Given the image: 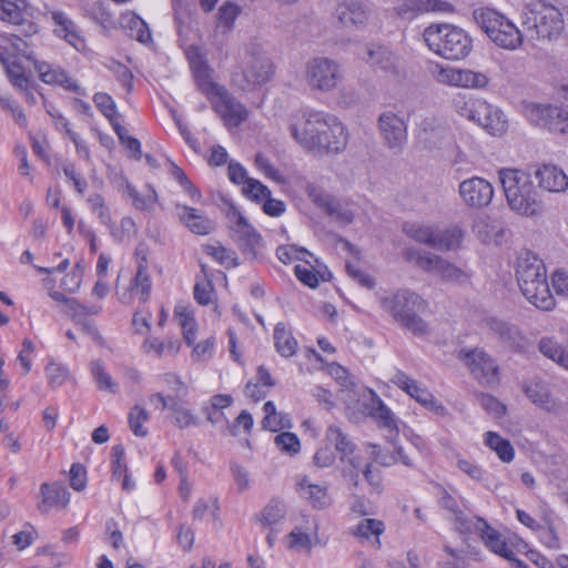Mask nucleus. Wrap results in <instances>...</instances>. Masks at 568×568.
Instances as JSON below:
<instances>
[{
  "instance_id": "nucleus-12",
  "label": "nucleus",
  "mask_w": 568,
  "mask_h": 568,
  "mask_svg": "<svg viewBox=\"0 0 568 568\" xmlns=\"http://www.w3.org/2000/svg\"><path fill=\"white\" fill-rule=\"evenodd\" d=\"M524 114L529 123L535 126L546 129L552 133H567L568 132V111L564 108L529 103L525 106Z\"/></svg>"
},
{
  "instance_id": "nucleus-45",
  "label": "nucleus",
  "mask_w": 568,
  "mask_h": 568,
  "mask_svg": "<svg viewBox=\"0 0 568 568\" xmlns=\"http://www.w3.org/2000/svg\"><path fill=\"white\" fill-rule=\"evenodd\" d=\"M538 348L542 355L568 369V353L564 352L554 338L542 337Z\"/></svg>"
},
{
  "instance_id": "nucleus-41",
  "label": "nucleus",
  "mask_w": 568,
  "mask_h": 568,
  "mask_svg": "<svg viewBox=\"0 0 568 568\" xmlns=\"http://www.w3.org/2000/svg\"><path fill=\"white\" fill-rule=\"evenodd\" d=\"M179 398L172 402L170 410H172V423L175 427L184 429L191 426H199V417L183 404L179 403Z\"/></svg>"
},
{
  "instance_id": "nucleus-50",
  "label": "nucleus",
  "mask_w": 568,
  "mask_h": 568,
  "mask_svg": "<svg viewBox=\"0 0 568 568\" xmlns=\"http://www.w3.org/2000/svg\"><path fill=\"white\" fill-rule=\"evenodd\" d=\"M203 278H197L194 285V298L201 305H209L213 302L214 287L212 280L206 273L205 265H202Z\"/></svg>"
},
{
  "instance_id": "nucleus-39",
  "label": "nucleus",
  "mask_w": 568,
  "mask_h": 568,
  "mask_svg": "<svg viewBox=\"0 0 568 568\" xmlns=\"http://www.w3.org/2000/svg\"><path fill=\"white\" fill-rule=\"evenodd\" d=\"M485 445L496 453L504 463H510L515 457V449L511 443L495 432H487L484 435Z\"/></svg>"
},
{
  "instance_id": "nucleus-22",
  "label": "nucleus",
  "mask_w": 568,
  "mask_h": 568,
  "mask_svg": "<svg viewBox=\"0 0 568 568\" xmlns=\"http://www.w3.org/2000/svg\"><path fill=\"white\" fill-rule=\"evenodd\" d=\"M538 185L552 193L565 192L568 189V176L562 169L554 164H544L535 171Z\"/></svg>"
},
{
  "instance_id": "nucleus-33",
  "label": "nucleus",
  "mask_w": 568,
  "mask_h": 568,
  "mask_svg": "<svg viewBox=\"0 0 568 568\" xmlns=\"http://www.w3.org/2000/svg\"><path fill=\"white\" fill-rule=\"evenodd\" d=\"M390 382L419 404L425 402V397H429V392L427 388L423 387L417 381L409 377L400 369H396L394 372L393 376L390 377Z\"/></svg>"
},
{
  "instance_id": "nucleus-28",
  "label": "nucleus",
  "mask_w": 568,
  "mask_h": 568,
  "mask_svg": "<svg viewBox=\"0 0 568 568\" xmlns=\"http://www.w3.org/2000/svg\"><path fill=\"white\" fill-rule=\"evenodd\" d=\"M100 306H85L80 304L77 300L70 298L67 301L65 313L77 323L83 324L84 329L94 338L100 339L101 336L98 329L90 323H85L88 315H95L100 312Z\"/></svg>"
},
{
  "instance_id": "nucleus-21",
  "label": "nucleus",
  "mask_w": 568,
  "mask_h": 568,
  "mask_svg": "<svg viewBox=\"0 0 568 568\" xmlns=\"http://www.w3.org/2000/svg\"><path fill=\"white\" fill-rule=\"evenodd\" d=\"M405 258L408 262L415 263L416 266L426 273L438 276L439 278H442L452 263L437 254L424 252L413 247L406 248Z\"/></svg>"
},
{
  "instance_id": "nucleus-61",
  "label": "nucleus",
  "mask_w": 568,
  "mask_h": 568,
  "mask_svg": "<svg viewBox=\"0 0 568 568\" xmlns=\"http://www.w3.org/2000/svg\"><path fill=\"white\" fill-rule=\"evenodd\" d=\"M304 189L308 199L321 210H324L333 197L321 185L314 182H307Z\"/></svg>"
},
{
  "instance_id": "nucleus-6",
  "label": "nucleus",
  "mask_w": 568,
  "mask_h": 568,
  "mask_svg": "<svg viewBox=\"0 0 568 568\" xmlns=\"http://www.w3.org/2000/svg\"><path fill=\"white\" fill-rule=\"evenodd\" d=\"M378 301L382 308L404 328L416 335L428 333L427 324L417 315V312L426 307L425 301L417 293L409 290H397L386 292L378 297Z\"/></svg>"
},
{
  "instance_id": "nucleus-55",
  "label": "nucleus",
  "mask_w": 568,
  "mask_h": 568,
  "mask_svg": "<svg viewBox=\"0 0 568 568\" xmlns=\"http://www.w3.org/2000/svg\"><path fill=\"white\" fill-rule=\"evenodd\" d=\"M45 375L48 378V384L52 388H58L62 386L70 377L68 368L53 361H50L45 366Z\"/></svg>"
},
{
  "instance_id": "nucleus-40",
  "label": "nucleus",
  "mask_w": 568,
  "mask_h": 568,
  "mask_svg": "<svg viewBox=\"0 0 568 568\" xmlns=\"http://www.w3.org/2000/svg\"><path fill=\"white\" fill-rule=\"evenodd\" d=\"M286 515V505L284 501L277 498H273L263 508L260 514V521L263 526L273 529L274 526L280 524Z\"/></svg>"
},
{
  "instance_id": "nucleus-7",
  "label": "nucleus",
  "mask_w": 568,
  "mask_h": 568,
  "mask_svg": "<svg viewBox=\"0 0 568 568\" xmlns=\"http://www.w3.org/2000/svg\"><path fill=\"white\" fill-rule=\"evenodd\" d=\"M423 39L432 52L452 61L465 59L473 48L468 33L448 23L428 26L423 32Z\"/></svg>"
},
{
  "instance_id": "nucleus-3",
  "label": "nucleus",
  "mask_w": 568,
  "mask_h": 568,
  "mask_svg": "<svg viewBox=\"0 0 568 568\" xmlns=\"http://www.w3.org/2000/svg\"><path fill=\"white\" fill-rule=\"evenodd\" d=\"M516 278L523 295L541 311L555 307L545 263L531 252H523L516 261Z\"/></svg>"
},
{
  "instance_id": "nucleus-60",
  "label": "nucleus",
  "mask_w": 568,
  "mask_h": 568,
  "mask_svg": "<svg viewBox=\"0 0 568 568\" xmlns=\"http://www.w3.org/2000/svg\"><path fill=\"white\" fill-rule=\"evenodd\" d=\"M243 194L254 202H262L266 196L271 195V191L258 180L250 179L242 189Z\"/></svg>"
},
{
  "instance_id": "nucleus-25",
  "label": "nucleus",
  "mask_w": 568,
  "mask_h": 568,
  "mask_svg": "<svg viewBox=\"0 0 568 568\" xmlns=\"http://www.w3.org/2000/svg\"><path fill=\"white\" fill-rule=\"evenodd\" d=\"M399 16L420 14L426 12H453L454 7L443 0H400L396 7Z\"/></svg>"
},
{
  "instance_id": "nucleus-36",
  "label": "nucleus",
  "mask_w": 568,
  "mask_h": 568,
  "mask_svg": "<svg viewBox=\"0 0 568 568\" xmlns=\"http://www.w3.org/2000/svg\"><path fill=\"white\" fill-rule=\"evenodd\" d=\"M525 393L534 404L548 412L557 408V403L551 397L548 386L542 382H531L526 385Z\"/></svg>"
},
{
  "instance_id": "nucleus-32",
  "label": "nucleus",
  "mask_w": 568,
  "mask_h": 568,
  "mask_svg": "<svg viewBox=\"0 0 568 568\" xmlns=\"http://www.w3.org/2000/svg\"><path fill=\"white\" fill-rule=\"evenodd\" d=\"M439 504L454 516L455 526L460 532L467 534V531L471 530V525L475 524L474 521L476 517H467L464 514L459 498L444 491Z\"/></svg>"
},
{
  "instance_id": "nucleus-49",
  "label": "nucleus",
  "mask_w": 568,
  "mask_h": 568,
  "mask_svg": "<svg viewBox=\"0 0 568 568\" xmlns=\"http://www.w3.org/2000/svg\"><path fill=\"white\" fill-rule=\"evenodd\" d=\"M463 239V231L455 226L440 233H436L434 248L450 251L459 246Z\"/></svg>"
},
{
  "instance_id": "nucleus-16",
  "label": "nucleus",
  "mask_w": 568,
  "mask_h": 568,
  "mask_svg": "<svg viewBox=\"0 0 568 568\" xmlns=\"http://www.w3.org/2000/svg\"><path fill=\"white\" fill-rule=\"evenodd\" d=\"M474 523L471 530L467 531V534H478L489 550L507 560H514L515 554L499 531L489 526V524L480 517H476Z\"/></svg>"
},
{
  "instance_id": "nucleus-54",
  "label": "nucleus",
  "mask_w": 568,
  "mask_h": 568,
  "mask_svg": "<svg viewBox=\"0 0 568 568\" xmlns=\"http://www.w3.org/2000/svg\"><path fill=\"white\" fill-rule=\"evenodd\" d=\"M150 419V415L145 408L140 405H135L129 413V425L132 433L135 436L144 437L148 435V429L143 427V424Z\"/></svg>"
},
{
  "instance_id": "nucleus-19",
  "label": "nucleus",
  "mask_w": 568,
  "mask_h": 568,
  "mask_svg": "<svg viewBox=\"0 0 568 568\" xmlns=\"http://www.w3.org/2000/svg\"><path fill=\"white\" fill-rule=\"evenodd\" d=\"M364 412L373 417L379 426L388 429L390 433L397 432V424L393 413L386 407L379 396L372 389H363Z\"/></svg>"
},
{
  "instance_id": "nucleus-15",
  "label": "nucleus",
  "mask_w": 568,
  "mask_h": 568,
  "mask_svg": "<svg viewBox=\"0 0 568 568\" xmlns=\"http://www.w3.org/2000/svg\"><path fill=\"white\" fill-rule=\"evenodd\" d=\"M458 193L466 206L481 209L491 202L494 187L486 179L473 176L459 183Z\"/></svg>"
},
{
  "instance_id": "nucleus-63",
  "label": "nucleus",
  "mask_w": 568,
  "mask_h": 568,
  "mask_svg": "<svg viewBox=\"0 0 568 568\" xmlns=\"http://www.w3.org/2000/svg\"><path fill=\"white\" fill-rule=\"evenodd\" d=\"M90 210L97 214L100 222L104 225H110L111 213L109 207L105 205L103 197L100 194H92L88 197Z\"/></svg>"
},
{
  "instance_id": "nucleus-27",
  "label": "nucleus",
  "mask_w": 568,
  "mask_h": 568,
  "mask_svg": "<svg viewBox=\"0 0 568 568\" xmlns=\"http://www.w3.org/2000/svg\"><path fill=\"white\" fill-rule=\"evenodd\" d=\"M484 326L499 341L508 346H518L523 342V336L517 326L499 320L497 317H486L483 321Z\"/></svg>"
},
{
  "instance_id": "nucleus-56",
  "label": "nucleus",
  "mask_w": 568,
  "mask_h": 568,
  "mask_svg": "<svg viewBox=\"0 0 568 568\" xmlns=\"http://www.w3.org/2000/svg\"><path fill=\"white\" fill-rule=\"evenodd\" d=\"M170 173L179 182L183 190L190 195L192 201H201L202 194L200 190L192 184L190 179L186 176V174L180 166H178L173 162H170Z\"/></svg>"
},
{
  "instance_id": "nucleus-48",
  "label": "nucleus",
  "mask_w": 568,
  "mask_h": 568,
  "mask_svg": "<svg viewBox=\"0 0 568 568\" xmlns=\"http://www.w3.org/2000/svg\"><path fill=\"white\" fill-rule=\"evenodd\" d=\"M128 192L133 201V205L138 210L151 211L158 202L156 191L151 185H146L143 192H139L134 187L128 186Z\"/></svg>"
},
{
  "instance_id": "nucleus-13",
  "label": "nucleus",
  "mask_w": 568,
  "mask_h": 568,
  "mask_svg": "<svg viewBox=\"0 0 568 568\" xmlns=\"http://www.w3.org/2000/svg\"><path fill=\"white\" fill-rule=\"evenodd\" d=\"M213 110L221 116L224 125L236 128L247 120L248 111L224 87L210 99Z\"/></svg>"
},
{
  "instance_id": "nucleus-8",
  "label": "nucleus",
  "mask_w": 568,
  "mask_h": 568,
  "mask_svg": "<svg viewBox=\"0 0 568 568\" xmlns=\"http://www.w3.org/2000/svg\"><path fill=\"white\" fill-rule=\"evenodd\" d=\"M273 73V63L262 45L252 42L245 47L232 82L243 91H253L268 82Z\"/></svg>"
},
{
  "instance_id": "nucleus-9",
  "label": "nucleus",
  "mask_w": 568,
  "mask_h": 568,
  "mask_svg": "<svg viewBox=\"0 0 568 568\" xmlns=\"http://www.w3.org/2000/svg\"><path fill=\"white\" fill-rule=\"evenodd\" d=\"M477 26L498 47L516 50L523 43L521 31L505 16L490 8H479L473 13Z\"/></svg>"
},
{
  "instance_id": "nucleus-2",
  "label": "nucleus",
  "mask_w": 568,
  "mask_h": 568,
  "mask_svg": "<svg viewBox=\"0 0 568 568\" xmlns=\"http://www.w3.org/2000/svg\"><path fill=\"white\" fill-rule=\"evenodd\" d=\"M7 44L1 47V62L6 68L10 82L17 89H27L28 78L24 74L22 64L17 60V55H22L31 61L41 81L47 84L61 85L65 90L82 94V89L77 84L68 73L60 67H54L45 61L36 58L33 51L29 50L27 41L12 34L6 39Z\"/></svg>"
},
{
  "instance_id": "nucleus-30",
  "label": "nucleus",
  "mask_w": 568,
  "mask_h": 568,
  "mask_svg": "<svg viewBox=\"0 0 568 568\" xmlns=\"http://www.w3.org/2000/svg\"><path fill=\"white\" fill-rule=\"evenodd\" d=\"M367 463H363L362 456L356 452L338 457V469L344 480L357 488L359 486V475L364 471Z\"/></svg>"
},
{
  "instance_id": "nucleus-53",
  "label": "nucleus",
  "mask_w": 568,
  "mask_h": 568,
  "mask_svg": "<svg viewBox=\"0 0 568 568\" xmlns=\"http://www.w3.org/2000/svg\"><path fill=\"white\" fill-rule=\"evenodd\" d=\"M327 215L333 217L336 222L342 224H349L355 217V213L347 205L341 203L335 197H332L328 204L324 207Z\"/></svg>"
},
{
  "instance_id": "nucleus-5",
  "label": "nucleus",
  "mask_w": 568,
  "mask_h": 568,
  "mask_svg": "<svg viewBox=\"0 0 568 568\" xmlns=\"http://www.w3.org/2000/svg\"><path fill=\"white\" fill-rule=\"evenodd\" d=\"M499 179L509 207L519 215L536 216L542 212V201L530 179L520 170L504 169Z\"/></svg>"
},
{
  "instance_id": "nucleus-58",
  "label": "nucleus",
  "mask_w": 568,
  "mask_h": 568,
  "mask_svg": "<svg viewBox=\"0 0 568 568\" xmlns=\"http://www.w3.org/2000/svg\"><path fill=\"white\" fill-rule=\"evenodd\" d=\"M204 252L214 257L219 263L225 265L226 267H234L239 265L237 258L234 256V253L229 251L222 245H205Z\"/></svg>"
},
{
  "instance_id": "nucleus-18",
  "label": "nucleus",
  "mask_w": 568,
  "mask_h": 568,
  "mask_svg": "<svg viewBox=\"0 0 568 568\" xmlns=\"http://www.w3.org/2000/svg\"><path fill=\"white\" fill-rule=\"evenodd\" d=\"M40 501L37 508L40 513L47 514L50 509H65L70 501V493L65 486L60 483H43L40 486Z\"/></svg>"
},
{
  "instance_id": "nucleus-47",
  "label": "nucleus",
  "mask_w": 568,
  "mask_h": 568,
  "mask_svg": "<svg viewBox=\"0 0 568 568\" xmlns=\"http://www.w3.org/2000/svg\"><path fill=\"white\" fill-rule=\"evenodd\" d=\"M403 230L414 241L434 247L436 232L432 226L419 223H406Z\"/></svg>"
},
{
  "instance_id": "nucleus-46",
  "label": "nucleus",
  "mask_w": 568,
  "mask_h": 568,
  "mask_svg": "<svg viewBox=\"0 0 568 568\" xmlns=\"http://www.w3.org/2000/svg\"><path fill=\"white\" fill-rule=\"evenodd\" d=\"M196 84L200 91L205 94L209 99L217 93L219 89H222L223 85H220L212 81L211 79V69L206 64V62L195 69L192 70Z\"/></svg>"
},
{
  "instance_id": "nucleus-29",
  "label": "nucleus",
  "mask_w": 568,
  "mask_h": 568,
  "mask_svg": "<svg viewBox=\"0 0 568 568\" xmlns=\"http://www.w3.org/2000/svg\"><path fill=\"white\" fill-rule=\"evenodd\" d=\"M120 26L136 41L148 44L152 40L151 31L146 22L132 11L120 16Z\"/></svg>"
},
{
  "instance_id": "nucleus-62",
  "label": "nucleus",
  "mask_w": 568,
  "mask_h": 568,
  "mask_svg": "<svg viewBox=\"0 0 568 568\" xmlns=\"http://www.w3.org/2000/svg\"><path fill=\"white\" fill-rule=\"evenodd\" d=\"M93 102L110 122L118 119L116 105L109 94L103 92L95 93L93 97Z\"/></svg>"
},
{
  "instance_id": "nucleus-31",
  "label": "nucleus",
  "mask_w": 568,
  "mask_h": 568,
  "mask_svg": "<svg viewBox=\"0 0 568 568\" xmlns=\"http://www.w3.org/2000/svg\"><path fill=\"white\" fill-rule=\"evenodd\" d=\"M297 485L301 496L307 499L313 507L323 509L331 505L327 486L313 484L307 477L301 478Z\"/></svg>"
},
{
  "instance_id": "nucleus-38",
  "label": "nucleus",
  "mask_w": 568,
  "mask_h": 568,
  "mask_svg": "<svg viewBox=\"0 0 568 568\" xmlns=\"http://www.w3.org/2000/svg\"><path fill=\"white\" fill-rule=\"evenodd\" d=\"M274 345L278 354L284 357L293 356L298 347L297 341L284 323H278L274 328Z\"/></svg>"
},
{
  "instance_id": "nucleus-59",
  "label": "nucleus",
  "mask_w": 568,
  "mask_h": 568,
  "mask_svg": "<svg viewBox=\"0 0 568 568\" xmlns=\"http://www.w3.org/2000/svg\"><path fill=\"white\" fill-rule=\"evenodd\" d=\"M274 444L276 447L286 454L294 455L301 449L298 437L290 432H284L275 436Z\"/></svg>"
},
{
  "instance_id": "nucleus-24",
  "label": "nucleus",
  "mask_w": 568,
  "mask_h": 568,
  "mask_svg": "<svg viewBox=\"0 0 568 568\" xmlns=\"http://www.w3.org/2000/svg\"><path fill=\"white\" fill-rule=\"evenodd\" d=\"M369 16L368 7L357 1L345 2L336 8V17L344 27H364Z\"/></svg>"
},
{
  "instance_id": "nucleus-52",
  "label": "nucleus",
  "mask_w": 568,
  "mask_h": 568,
  "mask_svg": "<svg viewBox=\"0 0 568 568\" xmlns=\"http://www.w3.org/2000/svg\"><path fill=\"white\" fill-rule=\"evenodd\" d=\"M384 524L376 519H363L353 529V534L357 538L368 539L371 536H375V544L379 545V535L384 532Z\"/></svg>"
},
{
  "instance_id": "nucleus-42",
  "label": "nucleus",
  "mask_w": 568,
  "mask_h": 568,
  "mask_svg": "<svg viewBox=\"0 0 568 568\" xmlns=\"http://www.w3.org/2000/svg\"><path fill=\"white\" fill-rule=\"evenodd\" d=\"M180 342L178 339L160 341L159 338H146L143 343V351L148 354L154 353L158 357L163 355L175 356L180 351Z\"/></svg>"
},
{
  "instance_id": "nucleus-57",
  "label": "nucleus",
  "mask_w": 568,
  "mask_h": 568,
  "mask_svg": "<svg viewBox=\"0 0 568 568\" xmlns=\"http://www.w3.org/2000/svg\"><path fill=\"white\" fill-rule=\"evenodd\" d=\"M459 69L449 67V65H440L436 63L430 69V74L435 81H437L440 84L456 87L457 84V77H458Z\"/></svg>"
},
{
  "instance_id": "nucleus-64",
  "label": "nucleus",
  "mask_w": 568,
  "mask_h": 568,
  "mask_svg": "<svg viewBox=\"0 0 568 568\" xmlns=\"http://www.w3.org/2000/svg\"><path fill=\"white\" fill-rule=\"evenodd\" d=\"M158 379L165 384L171 390L174 392L176 398L185 396L189 393L186 384L181 377L174 373H164L158 376Z\"/></svg>"
},
{
  "instance_id": "nucleus-11",
  "label": "nucleus",
  "mask_w": 568,
  "mask_h": 568,
  "mask_svg": "<svg viewBox=\"0 0 568 568\" xmlns=\"http://www.w3.org/2000/svg\"><path fill=\"white\" fill-rule=\"evenodd\" d=\"M232 237L248 260H256L264 247L261 234L248 223L247 219L235 207L227 212Z\"/></svg>"
},
{
  "instance_id": "nucleus-4",
  "label": "nucleus",
  "mask_w": 568,
  "mask_h": 568,
  "mask_svg": "<svg viewBox=\"0 0 568 568\" xmlns=\"http://www.w3.org/2000/svg\"><path fill=\"white\" fill-rule=\"evenodd\" d=\"M565 14H568V6L560 0H555V3L534 0L524 7L521 24L531 38L551 40L562 32Z\"/></svg>"
},
{
  "instance_id": "nucleus-14",
  "label": "nucleus",
  "mask_w": 568,
  "mask_h": 568,
  "mask_svg": "<svg viewBox=\"0 0 568 568\" xmlns=\"http://www.w3.org/2000/svg\"><path fill=\"white\" fill-rule=\"evenodd\" d=\"M458 357L478 381L487 384H494L498 381V365L485 351L479 348L462 349Z\"/></svg>"
},
{
  "instance_id": "nucleus-44",
  "label": "nucleus",
  "mask_w": 568,
  "mask_h": 568,
  "mask_svg": "<svg viewBox=\"0 0 568 568\" xmlns=\"http://www.w3.org/2000/svg\"><path fill=\"white\" fill-rule=\"evenodd\" d=\"M90 372L95 381L98 388L110 394H115L119 390L118 384L113 381L110 374L105 371L101 361H93L90 364Z\"/></svg>"
},
{
  "instance_id": "nucleus-17",
  "label": "nucleus",
  "mask_w": 568,
  "mask_h": 568,
  "mask_svg": "<svg viewBox=\"0 0 568 568\" xmlns=\"http://www.w3.org/2000/svg\"><path fill=\"white\" fill-rule=\"evenodd\" d=\"M378 129L389 149H402L407 138L406 125L393 112H384L378 118Z\"/></svg>"
},
{
  "instance_id": "nucleus-34",
  "label": "nucleus",
  "mask_w": 568,
  "mask_h": 568,
  "mask_svg": "<svg viewBox=\"0 0 568 568\" xmlns=\"http://www.w3.org/2000/svg\"><path fill=\"white\" fill-rule=\"evenodd\" d=\"M484 102V99H477L471 95L458 93L453 99V109L462 118L475 123L477 115L480 114Z\"/></svg>"
},
{
  "instance_id": "nucleus-1",
  "label": "nucleus",
  "mask_w": 568,
  "mask_h": 568,
  "mask_svg": "<svg viewBox=\"0 0 568 568\" xmlns=\"http://www.w3.org/2000/svg\"><path fill=\"white\" fill-rule=\"evenodd\" d=\"M290 132L301 146L318 154H338L347 145V131L343 122L323 111L304 113L290 124Z\"/></svg>"
},
{
  "instance_id": "nucleus-51",
  "label": "nucleus",
  "mask_w": 568,
  "mask_h": 568,
  "mask_svg": "<svg viewBox=\"0 0 568 568\" xmlns=\"http://www.w3.org/2000/svg\"><path fill=\"white\" fill-rule=\"evenodd\" d=\"M151 276L149 273V268L142 270L138 268L134 275V278L131 282L130 290L131 292L139 295L141 302L145 303L151 294Z\"/></svg>"
},
{
  "instance_id": "nucleus-23",
  "label": "nucleus",
  "mask_w": 568,
  "mask_h": 568,
  "mask_svg": "<svg viewBox=\"0 0 568 568\" xmlns=\"http://www.w3.org/2000/svg\"><path fill=\"white\" fill-rule=\"evenodd\" d=\"M175 213L179 220L194 234L207 235L214 229L213 222L194 207L178 203Z\"/></svg>"
},
{
  "instance_id": "nucleus-20",
  "label": "nucleus",
  "mask_w": 568,
  "mask_h": 568,
  "mask_svg": "<svg viewBox=\"0 0 568 568\" xmlns=\"http://www.w3.org/2000/svg\"><path fill=\"white\" fill-rule=\"evenodd\" d=\"M475 123L493 136H503L508 130L506 114L486 100Z\"/></svg>"
},
{
  "instance_id": "nucleus-37",
  "label": "nucleus",
  "mask_w": 568,
  "mask_h": 568,
  "mask_svg": "<svg viewBox=\"0 0 568 568\" xmlns=\"http://www.w3.org/2000/svg\"><path fill=\"white\" fill-rule=\"evenodd\" d=\"M325 438L327 443L334 446L338 457L347 456L356 452L357 447L345 432L336 425H331Z\"/></svg>"
},
{
  "instance_id": "nucleus-35",
  "label": "nucleus",
  "mask_w": 568,
  "mask_h": 568,
  "mask_svg": "<svg viewBox=\"0 0 568 568\" xmlns=\"http://www.w3.org/2000/svg\"><path fill=\"white\" fill-rule=\"evenodd\" d=\"M28 3L26 0H0V19L13 24H22L27 17Z\"/></svg>"
},
{
  "instance_id": "nucleus-26",
  "label": "nucleus",
  "mask_w": 568,
  "mask_h": 568,
  "mask_svg": "<svg viewBox=\"0 0 568 568\" xmlns=\"http://www.w3.org/2000/svg\"><path fill=\"white\" fill-rule=\"evenodd\" d=\"M362 59L371 67L395 72L398 63L397 55L387 47L371 44L364 49Z\"/></svg>"
},
{
  "instance_id": "nucleus-10",
  "label": "nucleus",
  "mask_w": 568,
  "mask_h": 568,
  "mask_svg": "<svg viewBox=\"0 0 568 568\" xmlns=\"http://www.w3.org/2000/svg\"><path fill=\"white\" fill-rule=\"evenodd\" d=\"M303 77L312 91L329 93L339 88L344 80V70L334 59L314 57L305 62Z\"/></svg>"
},
{
  "instance_id": "nucleus-43",
  "label": "nucleus",
  "mask_w": 568,
  "mask_h": 568,
  "mask_svg": "<svg viewBox=\"0 0 568 568\" xmlns=\"http://www.w3.org/2000/svg\"><path fill=\"white\" fill-rule=\"evenodd\" d=\"M489 84V77L484 72L469 69H459L457 77L458 88L465 89H485Z\"/></svg>"
}]
</instances>
